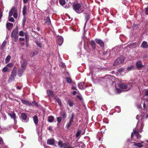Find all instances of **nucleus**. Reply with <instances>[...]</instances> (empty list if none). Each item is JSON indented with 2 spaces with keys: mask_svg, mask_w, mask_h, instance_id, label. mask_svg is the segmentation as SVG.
I'll return each instance as SVG.
<instances>
[{
  "mask_svg": "<svg viewBox=\"0 0 148 148\" xmlns=\"http://www.w3.org/2000/svg\"><path fill=\"white\" fill-rule=\"evenodd\" d=\"M73 8L74 10L77 13H80L84 10V7L82 4L79 3H73Z\"/></svg>",
  "mask_w": 148,
  "mask_h": 148,
  "instance_id": "nucleus-1",
  "label": "nucleus"
},
{
  "mask_svg": "<svg viewBox=\"0 0 148 148\" xmlns=\"http://www.w3.org/2000/svg\"><path fill=\"white\" fill-rule=\"evenodd\" d=\"M59 3L64 7L68 8L70 7L71 3H73V2L72 0H67L66 1L65 0H59Z\"/></svg>",
  "mask_w": 148,
  "mask_h": 148,
  "instance_id": "nucleus-2",
  "label": "nucleus"
},
{
  "mask_svg": "<svg viewBox=\"0 0 148 148\" xmlns=\"http://www.w3.org/2000/svg\"><path fill=\"white\" fill-rule=\"evenodd\" d=\"M134 134L136 136V138L137 139V140H136L137 142H140V141H139V140L141 138V136L140 134H139V132L135 130L133 131V133H132L131 137L132 140H133V138L134 136Z\"/></svg>",
  "mask_w": 148,
  "mask_h": 148,
  "instance_id": "nucleus-3",
  "label": "nucleus"
},
{
  "mask_svg": "<svg viewBox=\"0 0 148 148\" xmlns=\"http://www.w3.org/2000/svg\"><path fill=\"white\" fill-rule=\"evenodd\" d=\"M124 57L122 56H120L115 60L113 65H119L122 64L124 62Z\"/></svg>",
  "mask_w": 148,
  "mask_h": 148,
  "instance_id": "nucleus-4",
  "label": "nucleus"
},
{
  "mask_svg": "<svg viewBox=\"0 0 148 148\" xmlns=\"http://www.w3.org/2000/svg\"><path fill=\"white\" fill-rule=\"evenodd\" d=\"M18 30L17 29H14L12 32V37L14 38L15 39H17L18 37Z\"/></svg>",
  "mask_w": 148,
  "mask_h": 148,
  "instance_id": "nucleus-5",
  "label": "nucleus"
},
{
  "mask_svg": "<svg viewBox=\"0 0 148 148\" xmlns=\"http://www.w3.org/2000/svg\"><path fill=\"white\" fill-rule=\"evenodd\" d=\"M118 86L119 88L123 89L130 88V86H128L123 83H119L118 84Z\"/></svg>",
  "mask_w": 148,
  "mask_h": 148,
  "instance_id": "nucleus-6",
  "label": "nucleus"
},
{
  "mask_svg": "<svg viewBox=\"0 0 148 148\" xmlns=\"http://www.w3.org/2000/svg\"><path fill=\"white\" fill-rule=\"evenodd\" d=\"M63 42V39L62 37L61 36H59L57 38V43L58 45L60 46L61 45Z\"/></svg>",
  "mask_w": 148,
  "mask_h": 148,
  "instance_id": "nucleus-7",
  "label": "nucleus"
},
{
  "mask_svg": "<svg viewBox=\"0 0 148 148\" xmlns=\"http://www.w3.org/2000/svg\"><path fill=\"white\" fill-rule=\"evenodd\" d=\"M21 101H22V103L28 106H33L34 105L32 103H31L30 102L27 101L26 100H23V99H21Z\"/></svg>",
  "mask_w": 148,
  "mask_h": 148,
  "instance_id": "nucleus-8",
  "label": "nucleus"
},
{
  "mask_svg": "<svg viewBox=\"0 0 148 148\" xmlns=\"http://www.w3.org/2000/svg\"><path fill=\"white\" fill-rule=\"evenodd\" d=\"M55 140L53 138L49 139L47 140V144L53 145L55 144Z\"/></svg>",
  "mask_w": 148,
  "mask_h": 148,
  "instance_id": "nucleus-9",
  "label": "nucleus"
},
{
  "mask_svg": "<svg viewBox=\"0 0 148 148\" xmlns=\"http://www.w3.org/2000/svg\"><path fill=\"white\" fill-rule=\"evenodd\" d=\"M19 35L20 36H25L26 40L27 41L28 40V36L27 34L26 33H24L23 31H21L19 33Z\"/></svg>",
  "mask_w": 148,
  "mask_h": 148,
  "instance_id": "nucleus-10",
  "label": "nucleus"
},
{
  "mask_svg": "<svg viewBox=\"0 0 148 148\" xmlns=\"http://www.w3.org/2000/svg\"><path fill=\"white\" fill-rule=\"evenodd\" d=\"M96 42L101 47H103L104 43L102 40L99 39H96L95 40Z\"/></svg>",
  "mask_w": 148,
  "mask_h": 148,
  "instance_id": "nucleus-11",
  "label": "nucleus"
},
{
  "mask_svg": "<svg viewBox=\"0 0 148 148\" xmlns=\"http://www.w3.org/2000/svg\"><path fill=\"white\" fill-rule=\"evenodd\" d=\"M21 116L22 120H24L25 122H27V115L25 113H22L21 114Z\"/></svg>",
  "mask_w": 148,
  "mask_h": 148,
  "instance_id": "nucleus-12",
  "label": "nucleus"
},
{
  "mask_svg": "<svg viewBox=\"0 0 148 148\" xmlns=\"http://www.w3.org/2000/svg\"><path fill=\"white\" fill-rule=\"evenodd\" d=\"M43 21L45 24L47 25H49L51 24V22L48 16L46 18L44 19Z\"/></svg>",
  "mask_w": 148,
  "mask_h": 148,
  "instance_id": "nucleus-13",
  "label": "nucleus"
},
{
  "mask_svg": "<svg viewBox=\"0 0 148 148\" xmlns=\"http://www.w3.org/2000/svg\"><path fill=\"white\" fill-rule=\"evenodd\" d=\"M143 100L148 101V90L145 91V94L143 97Z\"/></svg>",
  "mask_w": 148,
  "mask_h": 148,
  "instance_id": "nucleus-14",
  "label": "nucleus"
},
{
  "mask_svg": "<svg viewBox=\"0 0 148 148\" xmlns=\"http://www.w3.org/2000/svg\"><path fill=\"white\" fill-rule=\"evenodd\" d=\"M28 8H27L26 6L25 5L23 9V16H25V14H27V12L28 11Z\"/></svg>",
  "mask_w": 148,
  "mask_h": 148,
  "instance_id": "nucleus-15",
  "label": "nucleus"
},
{
  "mask_svg": "<svg viewBox=\"0 0 148 148\" xmlns=\"http://www.w3.org/2000/svg\"><path fill=\"white\" fill-rule=\"evenodd\" d=\"M148 45L147 43V42L145 41H143L141 45V47L143 49H146L148 48Z\"/></svg>",
  "mask_w": 148,
  "mask_h": 148,
  "instance_id": "nucleus-16",
  "label": "nucleus"
},
{
  "mask_svg": "<svg viewBox=\"0 0 148 148\" xmlns=\"http://www.w3.org/2000/svg\"><path fill=\"white\" fill-rule=\"evenodd\" d=\"M8 115H9L14 120V122H15L16 119V114L14 112H13L12 114L10 113H9Z\"/></svg>",
  "mask_w": 148,
  "mask_h": 148,
  "instance_id": "nucleus-17",
  "label": "nucleus"
},
{
  "mask_svg": "<svg viewBox=\"0 0 148 148\" xmlns=\"http://www.w3.org/2000/svg\"><path fill=\"white\" fill-rule=\"evenodd\" d=\"M16 11L15 8H13L10 11L9 13V16L11 17L12 16L13 14L16 12Z\"/></svg>",
  "mask_w": 148,
  "mask_h": 148,
  "instance_id": "nucleus-18",
  "label": "nucleus"
},
{
  "mask_svg": "<svg viewBox=\"0 0 148 148\" xmlns=\"http://www.w3.org/2000/svg\"><path fill=\"white\" fill-rule=\"evenodd\" d=\"M63 148H74V147H72L71 146H69V144L68 143H64L63 144Z\"/></svg>",
  "mask_w": 148,
  "mask_h": 148,
  "instance_id": "nucleus-19",
  "label": "nucleus"
},
{
  "mask_svg": "<svg viewBox=\"0 0 148 148\" xmlns=\"http://www.w3.org/2000/svg\"><path fill=\"white\" fill-rule=\"evenodd\" d=\"M13 26V24L12 23H8L6 24V27L8 30L11 29Z\"/></svg>",
  "mask_w": 148,
  "mask_h": 148,
  "instance_id": "nucleus-20",
  "label": "nucleus"
},
{
  "mask_svg": "<svg viewBox=\"0 0 148 148\" xmlns=\"http://www.w3.org/2000/svg\"><path fill=\"white\" fill-rule=\"evenodd\" d=\"M47 93L49 96L51 97H53L54 96L53 91L51 90H47Z\"/></svg>",
  "mask_w": 148,
  "mask_h": 148,
  "instance_id": "nucleus-21",
  "label": "nucleus"
},
{
  "mask_svg": "<svg viewBox=\"0 0 148 148\" xmlns=\"http://www.w3.org/2000/svg\"><path fill=\"white\" fill-rule=\"evenodd\" d=\"M54 120V117L52 116H49L48 117V121L50 123L53 122Z\"/></svg>",
  "mask_w": 148,
  "mask_h": 148,
  "instance_id": "nucleus-22",
  "label": "nucleus"
},
{
  "mask_svg": "<svg viewBox=\"0 0 148 148\" xmlns=\"http://www.w3.org/2000/svg\"><path fill=\"white\" fill-rule=\"evenodd\" d=\"M11 75L13 76L14 77H16V69L15 67L14 68L13 70L11 73Z\"/></svg>",
  "mask_w": 148,
  "mask_h": 148,
  "instance_id": "nucleus-23",
  "label": "nucleus"
},
{
  "mask_svg": "<svg viewBox=\"0 0 148 148\" xmlns=\"http://www.w3.org/2000/svg\"><path fill=\"white\" fill-rule=\"evenodd\" d=\"M143 143V142H140L139 143H134V145L135 146H137L138 148H140L141 147H143V145L141 144V143Z\"/></svg>",
  "mask_w": 148,
  "mask_h": 148,
  "instance_id": "nucleus-24",
  "label": "nucleus"
},
{
  "mask_svg": "<svg viewBox=\"0 0 148 148\" xmlns=\"http://www.w3.org/2000/svg\"><path fill=\"white\" fill-rule=\"evenodd\" d=\"M33 120L34 123L37 124L38 123V116L36 115H35L33 117Z\"/></svg>",
  "mask_w": 148,
  "mask_h": 148,
  "instance_id": "nucleus-25",
  "label": "nucleus"
},
{
  "mask_svg": "<svg viewBox=\"0 0 148 148\" xmlns=\"http://www.w3.org/2000/svg\"><path fill=\"white\" fill-rule=\"evenodd\" d=\"M67 103L70 107H72L74 105V102L71 100H69Z\"/></svg>",
  "mask_w": 148,
  "mask_h": 148,
  "instance_id": "nucleus-26",
  "label": "nucleus"
},
{
  "mask_svg": "<svg viewBox=\"0 0 148 148\" xmlns=\"http://www.w3.org/2000/svg\"><path fill=\"white\" fill-rule=\"evenodd\" d=\"M90 45L92 46L93 49L95 50L96 48V45L95 42L93 40H91L90 42Z\"/></svg>",
  "mask_w": 148,
  "mask_h": 148,
  "instance_id": "nucleus-27",
  "label": "nucleus"
},
{
  "mask_svg": "<svg viewBox=\"0 0 148 148\" xmlns=\"http://www.w3.org/2000/svg\"><path fill=\"white\" fill-rule=\"evenodd\" d=\"M60 115L62 117L63 119H64L66 117V113L64 111H63V112H60Z\"/></svg>",
  "mask_w": 148,
  "mask_h": 148,
  "instance_id": "nucleus-28",
  "label": "nucleus"
},
{
  "mask_svg": "<svg viewBox=\"0 0 148 148\" xmlns=\"http://www.w3.org/2000/svg\"><path fill=\"white\" fill-rule=\"evenodd\" d=\"M84 84L83 83H79L78 84V86L79 88L80 89H82L84 88Z\"/></svg>",
  "mask_w": 148,
  "mask_h": 148,
  "instance_id": "nucleus-29",
  "label": "nucleus"
},
{
  "mask_svg": "<svg viewBox=\"0 0 148 148\" xmlns=\"http://www.w3.org/2000/svg\"><path fill=\"white\" fill-rule=\"evenodd\" d=\"M14 77L10 75V77L9 80H8V82H9L10 83L12 82V81H14Z\"/></svg>",
  "mask_w": 148,
  "mask_h": 148,
  "instance_id": "nucleus-30",
  "label": "nucleus"
},
{
  "mask_svg": "<svg viewBox=\"0 0 148 148\" xmlns=\"http://www.w3.org/2000/svg\"><path fill=\"white\" fill-rule=\"evenodd\" d=\"M11 57V56L10 55H8L7 56L6 58L5 59V61L6 63H7L9 62Z\"/></svg>",
  "mask_w": 148,
  "mask_h": 148,
  "instance_id": "nucleus-31",
  "label": "nucleus"
},
{
  "mask_svg": "<svg viewBox=\"0 0 148 148\" xmlns=\"http://www.w3.org/2000/svg\"><path fill=\"white\" fill-rule=\"evenodd\" d=\"M26 20V19L25 17V16H24V17L22 21V25L23 27L25 25Z\"/></svg>",
  "mask_w": 148,
  "mask_h": 148,
  "instance_id": "nucleus-32",
  "label": "nucleus"
},
{
  "mask_svg": "<svg viewBox=\"0 0 148 148\" xmlns=\"http://www.w3.org/2000/svg\"><path fill=\"white\" fill-rule=\"evenodd\" d=\"M55 99L56 101L58 102V104L59 106H60L61 105V101L60 99L58 98H56Z\"/></svg>",
  "mask_w": 148,
  "mask_h": 148,
  "instance_id": "nucleus-33",
  "label": "nucleus"
},
{
  "mask_svg": "<svg viewBox=\"0 0 148 148\" xmlns=\"http://www.w3.org/2000/svg\"><path fill=\"white\" fill-rule=\"evenodd\" d=\"M73 121H69L68 123L67 124V125L66 126V127H67V128H69L70 126L72 124V123L73 122Z\"/></svg>",
  "mask_w": 148,
  "mask_h": 148,
  "instance_id": "nucleus-34",
  "label": "nucleus"
},
{
  "mask_svg": "<svg viewBox=\"0 0 148 148\" xmlns=\"http://www.w3.org/2000/svg\"><path fill=\"white\" fill-rule=\"evenodd\" d=\"M66 80L67 82L70 83H71L72 81V79L68 77H66Z\"/></svg>",
  "mask_w": 148,
  "mask_h": 148,
  "instance_id": "nucleus-35",
  "label": "nucleus"
},
{
  "mask_svg": "<svg viewBox=\"0 0 148 148\" xmlns=\"http://www.w3.org/2000/svg\"><path fill=\"white\" fill-rule=\"evenodd\" d=\"M58 145L59 146V147H62L63 146V144L62 141L60 140L58 143Z\"/></svg>",
  "mask_w": 148,
  "mask_h": 148,
  "instance_id": "nucleus-36",
  "label": "nucleus"
},
{
  "mask_svg": "<svg viewBox=\"0 0 148 148\" xmlns=\"http://www.w3.org/2000/svg\"><path fill=\"white\" fill-rule=\"evenodd\" d=\"M6 42L5 41H4L3 42L1 46V48L2 49H3L4 47L5 46L6 44Z\"/></svg>",
  "mask_w": 148,
  "mask_h": 148,
  "instance_id": "nucleus-37",
  "label": "nucleus"
},
{
  "mask_svg": "<svg viewBox=\"0 0 148 148\" xmlns=\"http://www.w3.org/2000/svg\"><path fill=\"white\" fill-rule=\"evenodd\" d=\"M22 72L21 71H20V70H19L18 73V76L19 77H21L22 76Z\"/></svg>",
  "mask_w": 148,
  "mask_h": 148,
  "instance_id": "nucleus-38",
  "label": "nucleus"
},
{
  "mask_svg": "<svg viewBox=\"0 0 148 148\" xmlns=\"http://www.w3.org/2000/svg\"><path fill=\"white\" fill-rule=\"evenodd\" d=\"M80 133H81L80 131L79 130H78L76 133V137H78L79 136V135H80Z\"/></svg>",
  "mask_w": 148,
  "mask_h": 148,
  "instance_id": "nucleus-39",
  "label": "nucleus"
},
{
  "mask_svg": "<svg viewBox=\"0 0 148 148\" xmlns=\"http://www.w3.org/2000/svg\"><path fill=\"white\" fill-rule=\"evenodd\" d=\"M133 65H131L130 67H128L127 68V70L128 71H130L133 69Z\"/></svg>",
  "mask_w": 148,
  "mask_h": 148,
  "instance_id": "nucleus-40",
  "label": "nucleus"
},
{
  "mask_svg": "<svg viewBox=\"0 0 148 148\" xmlns=\"http://www.w3.org/2000/svg\"><path fill=\"white\" fill-rule=\"evenodd\" d=\"M62 121V117H58L57 118V121L58 123H60Z\"/></svg>",
  "mask_w": 148,
  "mask_h": 148,
  "instance_id": "nucleus-41",
  "label": "nucleus"
},
{
  "mask_svg": "<svg viewBox=\"0 0 148 148\" xmlns=\"http://www.w3.org/2000/svg\"><path fill=\"white\" fill-rule=\"evenodd\" d=\"M9 16V21L11 22H14V20L13 17H10Z\"/></svg>",
  "mask_w": 148,
  "mask_h": 148,
  "instance_id": "nucleus-42",
  "label": "nucleus"
},
{
  "mask_svg": "<svg viewBox=\"0 0 148 148\" xmlns=\"http://www.w3.org/2000/svg\"><path fill=\"white\" fill-rule=\"evenodd\" d=\"M8 70V68L6 67H5L3 69L2 71L3 72H5L7 71Z\"/></svg>",
  "mask_w": 148,
  "mask_h": 148,
  "instance_id": "nucleus-43",
  "label": "nucleus"
},
{
  "mask_svg": "<svg viewBox=\"0 0 148 148\" xmlns=\"http://www.w3.org/2000/svg\"><path fill=\"white\" fill-rule=\"evenodd\" d=\"M124 70V69L122 68L120 69H119L118 70V72L120 73L121 72L123 71Z\"/></svg>",
  "mask_w": 148,
  "mask_h": 148,
  "instance_id": "nucleus-44",
  "label": "nucleus"
},
{
  "mask_svg": "<svg viewBox=\"0 0 148 148\" xmlns=\"http://www.w3.org/2000/svg\"><path fill=\"white\" fill-rule=\"evenodd\" d=\"M145 14L148 15V6L145 8Z\"/></svg>",
  "mask_w": 148,
  "mask_h": 148,
  "instance_id": "nucleus-45",
  "label": "nucleus"
},
{
  "mask_svg": "<svg viewBox=\"0 0 148 148\" xmlns=\"http://www.w3.org/2000/svg\"><path fill=\"white\" fill-rule=\"evenodd\" d=\"M136 65H142V62L140 60L138 61L137 62Z\"/></svg>",
  "mask_w": 148,
  "mask_h": 148,
  "instance_id": "nucleus-46",
  "label": "nucleus"
},
{
  "mask_svg": "<svg viewBox=\"0 0 148 148\" xmlns=\"http://www.w3.org/2000/svg\"><path fill=\"white\" fill-rule=\"evenodd\" d=\"M34 103V105L36 106L37 107H38V103L37 102H36L35 101H33L32 102V103Z\"/></svg>",
  "mask_w": 148,
  "mask_h": 148,
  "instance_id": "nucleus-47",
  "label": "nucleus"
},
{
  "mask_svg": "<svg viewBox=\"0 0 148 148\" xmlns=\"http://www.w3.org/2000/svg\"><path fill=\"white\" fill-rule=\"evenodd\" d=\"M144 65H136L137 69H140Z\"/></svg>",
  "mask_w": 148,
  "mask_h": 148,
  "instance_id": "nucleus-48",
  "label": "nucleus"
},
{
  "mask_svg": "<svg viewBox=\"0 0 148 148\" xmlns=\"http://www.w3.org/2000/svg\"><path fill=\"white\" fill-rule=\"evenodd\" d=\"M13 16L15 18H16L17 17V13L16 12L13 14Z\"/></svg>",
  "mask_w": 148,
  "mask_h": 148,
  "instance_id": "nucleus-49",
  "label": "nucleus"
},
{
  "mask_svg": "<svg viewBox=\"0 0 148 148\" xmlns=\"http://www.w3.org/2000/svg\"><path fill=\"white\" fill-rule=\"evenodd\" d=\"M36 42L38 46L39 47H41V45L40 43L38 42L37 41H36Z\"/></svg>",
  "mask_w": 148,
  "mask_h": 148,
  "instance_id": "nucleus-50",
  "label": "nucleus"
},
{
  "mask_svg": "<svg viewBox=\"0 0 148 148\" xmlns=\"http://www.w3.org/2000/svg\"><path fill=\"white\" fill-rule=\"evenodd\" d=\"M73 114H72L71 115V117L70 120V121H73Z\"/></svg>",
  "mask_w": 148,
  "mask_h": 148,
  "instance_id": "nucleus-51",
  "label": "nucleus"
},
{
  "mask_svg": "<svg viewBox=\"0 0 148 148\" xmlns=\"http://www.w3.org/2000/svg\"><path fill=\"white\" fill-rule=\"evenodd\" d=\"M77 98L79 99L80 100H82V97H80V96H79V95H77Z\"/></svg>",
  "mask_w": 148,
  "mask_h": 148,
  "instance_id": "nucleus-52",
  "label": "nucleus"
},
{
  "mask_svg": "<svg viewBox=\"0 0 148 148\" xmlns=\"http://www.w3.org/2000/svg\"><path fill=\"white\" fill-rule=\"evenodd\" d=\"M117 90L118 92L120 93L121 92V90L119 88H117Z\"/></svg>",
  "mask_w": 148,
  "mask_h": 148,
  "instance_id": "nucleus-53",
  "label": "nucleus"
},
{
  "mask_svg": "<svg viewBox=\"0 0 148 148\" xmlns=\"http://www.w3.org/2000/svg\"><path fill=\"white\" fill-rule=\"evenodd\" d=\"M29 0H23V1L24 3H27L28 2Z\"/></svg>",
  "mask_w": 148,
  "mask_h": 148,
  "instance_id": "nucleus-54",
  "label": "nucleus"
},
{
  "mask_svg": "<svg viewBox=\"0 0 148 148\" xmlns=\"http://www.w3.org/2000/svg\"><path fill=\"white\" fill-rule=\"evenodd\" d=\"M25 40V39L24 38H19V40L20 41H24Z\"/></svg>",
  "mask_w": 148,
  "mask_h": 148,
  "instance_id": "nucleus-55",
  "label": "nucleus"
},
{
  "mask_svg": "<svg viewBox=\"0 0 148 148\" xmlns=\"http://www.w3.org/2000/svg\"><path fill=\"white\" fill-rule=\"evenodd\" d=\"M76 93H77V92L75 91H74L73 92V93H72V94H73L74 95H75L76 94Z\"/></svg>",
  "mask_w": 148,
  "mask_h": 148,
  "instance_id": "nucleus-56",
  "label": "nucleus"
},
{
  "mask_svg": "<svg viewBox=\"0 0 148 148\" xmlns=\"http://www.w3.org/2000/svg\"><path fill=\"white\" fill-rule=\"evenodd\" d=\"M48 130H49V131H51V130H52V128L51 127V126H49L48 127Z\"/></svg>",
  "mask_w": 148,
  "mask_h": 148,
  "instance_id": "nucleus-57",
  "label": "nucleus"
},
{
  "mask_svg": "<svg viewBox=\"0 0 148 148\" xmlns=\"http://www.w3.org/2000/svg\"><path fill=\"white\" fill-rule=\"evenodd\" d=\"M72 89H73V90H77V89H76V87H75V86H73L72 87Z\"/></svg>",
  "mask_w": 148,
  "mask_h": 148,
  "instance_id": "nucleus-58",
  "label": "nucleus"
},
{
  "mask_svg": "<svg viewBox=\"0 0 148 148\" xmlns=\"http://www.w3.org/2000/svg\"><path fill=\"white\" fill-rule=\"evenodd\" d=\"M50 3L52 5H53L54 3V2L52 0H51V1H50Z\"/></svg>",
  "mask_w": 148,
  "mask_h": 148,
  "instance_id": "nucleus-59",
  "label": "nucleus"
},
{
  "mask_svg": "<svg viewBox=\"0 0 148 148\" xmlns=\"http://www.w3.org/2000/svg\"><path fill=\"white\" fill-rule=\"evenodd\" d=\"M143 107L145 108H146V107L145 102L143 103Z\"/></svg>",
  "mask_w": 148,
  "mask_h": 148,
  "instance_id": "nucleus-60",
  "label": "nucleus"
},
{
  "mask_svg": "<svg viewBox=\"0 0 148 148\" xmlns=\"http://www.w3.org/2000/svg\"><path fill=\"white\" fill-rule=\"evenodd\" d=\"M21 87L19 86H18L16 87V88L20 90V89H21Z\"/></svg>",
  "mask_w": 148,
  "mask_h": 148,
  "instance_id": "nucleus-61",
  "label": "nucleus"
},
{
  "mask_svg": "<svg viewBox=\"0 0 148 148\" xmlns=\"http://www.w3.org/2000/svg\"><path fill=\"white\" fill-rule=\"evenodd\" d=\"M3 141V140L1 138H0V145L1 144V142Z\"/></svg>",
  "mask_w": 148,
  "mask_h": 148,
  "instance_id": "nucleus-62",
  "label": "nucleus"
},
{
  "mask_svg": "<svg viewBox=\"0 0 148 148\" xmlns=\"http://www.w3.org/2000/svg\"><path fill=\"white\" fill-rule=\"evenodd\" d=\"M138 108V109L141 108H142L141 106H138L137 107Z\"/></svg>",
  "mask_w": 148,
  "mask_h": 148,
  "instance_id": "nucleus-63",
  "label": "nucleus"
},
{
  "mask_svg": "<svg viewBox=\"0 0 148 148\" xmlns=\"http://www.w3.org/2000/svg\"><path fill=\"white\" fill-rule=\"evenodd\" d=\"M2 16V13L0 12V19L1 18Z\"/></svg>",
  "mask_w": 148,
  "mask_h": 148,
  "instance_id": "nucleus-64",
  "label": "nucleus"
}]
</instances>
